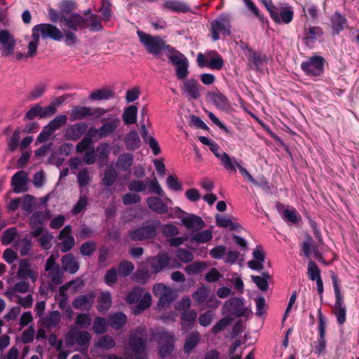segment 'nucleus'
<instances>
[{
    "instance_id": "nucleus-30",
    "label": "nucleus",
    "mask_w": 359,
    "mask_h": 359,
    "mask_svg": "<svg viewBox=\"0 0 359 359\" xmlns=\"http://www.w3.org/2000/svg\"><path fill=\"white\" fill-rule=\"evenodd\" d=\"M330 21L332 32L335 34H339L343 29H344L348 26L346 18L341 13H339L338 11H336L331 16Z\"/></svg>"
},
{
    "instance_id": "nucleus-22",
    "label": "nucleus",
    "mask_w": 359,
    "mask_h": 359,
    "mask_svg": "<svg viewBox=\"0 0 359 359\" xmlns=\"http://www.w3.org/2000/svg\"><path fill=\"white\" fill-rule=\"evenodd\" d=\"M95 300V295L93 293L81 294L76 297L72 302V306L76 309L89 311Z\"/></svg>"
},
{
    "instance_id": "nucleus-17",
    "label": "nucleus",
    "mask_w": 359,
    "mask_h": 359,
    "mask_svg": "<svg viewBox=\"0 0 359 359\" xmlns=\"http://www.w3.org/2000/svg\"><path fill=\"white\" fill-rule=\"evenodd\" d=\"M61 21L67 28L77 31L86 27V20L78 13H72L69 15H62Z\"/></svg>"
},
{
    "instance_id": "nucleus-11",
    "label": "nucleus",
    "mask_w": 359,
    "mask_h": 359,
    "mask_svg": "<svg viewBox=\"0 0 359 359\" xmlns=\"http://www.w3.org/2000/svg\"><path fill=\"white\" fill-rule=\"evenodd\" d=\"M325 59L321 56H313L301 64V69L309 76H320L324 70Z\"/></svg>"
},
{
    "instance_id": "nucleus-32",
    "label": "nucleus",
    "mask_w": 359,
    "mask_h": 359,
    "mask_svg": "<svg viewBox=\"0 0 359 359\" xmlns=\"http://www.w3.org/2000/svg\"><path fill=\"white\" fill-rule=\"evenodd\" d=\"M147 205L152 211L165 214L168 211V207L159 197L150 196L147 198Z\"/></svg>"
},
{
    "instance_id": "nucleus-48",
    "label": "nucleus",
    "mask_w": 359,
    "mask_h": 359,
    "mask_svg": "<svg viewBox=\"0 0 359 359\" xmlns=\"http://www.w3.org/2000/svg\"><path fill=\"white\" fill-rule=\"evenodd\" d=\"M111 304V294L109 292H102L99 299L97 309L100 311H103L109 309Z\"/></svg>"
},
{
    "instance_id": "nucleus-43",
    "label": "nucleus",
    "mask_w": 359,
    "mask_h": 359,
    "mask_svg": "<svg viewBox=\"0 0 359 359\" xmlns=\"http://www.w3.org/2000/svg\"><path fill=\"white\" fill-rule=\"evenodd\" d=\"M323 34V29L320 27H309L304 30V39L307 42H313Z\"/></svg>"
},
{
    "instance_id": "nucleus-24",
    "label": "nucleus",
    "mask_w": 359,
    "mask_h": 359,
    "mask_svg": "<svg viewBox=\"0 0 359 359\" xmlns=\"http://www.w3.org/2000/svg\"><path fill=\"white\" fill-rule=\"evenodd\" d=\"M60 321L61 314L57 311L49 312L40 319L41 325L48 330H51L57 327L60 323Z\"/></svg>"
},
{
    "instance_id": "nucleus-33",
    "label": "nucleus",
    "mask_w": 359,
    "mask_h": 359,
    "mask_svg": "<svg viewBox=\"0 0 359 359\" xmlns=\"http://www.w3.org/2000/svg\"><path fill=\"white\" fill-rule=\"evenodd\" d=\"M198 86L199 83L194 79L187 80L184 83L183 92L189 99H198L200 97Z\"/></svg>"
},
{
    "instance_id": "nucleus-18",
    "label": "nucleus",
    "mask_w": 359,
    "mask_h": 359,
    "mask_svg": "<svg viewBox=\"0 0 359 359\" xmlns=\"http://www.w3.org/2000/svg\"><path fill=\"white\" fill-rule=\"evenodd\" d=\"M58 239L61 241L60 247L62 252H67L74 248L75 240L72 235V227L70 225H67L62 229L60 232Z\"/></svg>"
},
{
    "instance_id": "nucleus-63",
    "label": "nucleus",
    "mask_w": 359,
    "mask_h": 359,
    "mask_svg": "<svg viewBox=\"0 0 359 359\" xmlns=\"http://www.w3.org/2000/svg\"><path fill=\"white\" fill-rule=\"evenodd\" d=\"M140 201L141 197L136 193H126L122 196V202L125 205L137 204Z\"/></svg>"
},
{
    "instance_id": "nucleus-46",
    "label": "nucleus",
    "mask_w": 359,
    "mask_h": 359,
    "mask_svg": "<svg viewBox=\"0 0 359 359\" xmlns=\"http://www.w3.org/2000/svg\"><path fill=\"white\" fill-rule=\"evenodd\" d=\"M151 303V296L150 293L145 292L142 297L138 302V304L134 309V313L135 315L140 314L142 311L149 308Z\"/></svg>"
},
{
    "instance_id": "nucleus-31",
    "label": "nucleus",
    "mask_w": 359,
    "mask_h": 359,
    "mask_svg": "<svg viewBox=\"0 0 359 359\" xmlns=\"http://www.w3.org/2000/svg\"><path fill=\"white\" fill-rule=\"evenodd\" d=\"M201 339V336L198 331H194L189 333L184 341V344L183 346V350L185 353L189 354L197 346L200 340Z\"/></svg>"
},
{
    "instance_id": "nucleus-4",
    "label": "nucleus",
    "mask_w": 359,
    "mask_h": 359,
    "mask_svg": "<svg viewBox=\"0 0 359 359\" xmlns=\"http://www.w3.org/2000/svg\"><path fill=\"white\" fill-rule=\"evenodd\" d=\"M231 16L228 13H222L210 22V35L212 41L219 39V34L224 36L231 34Z\"/></svg>"
},
{
    "instance_id": "nucleus-20",
    "label": "nucleus",
    "mask_w": 359,
    "mask_h": 359,
    "mask_svg": "<svg viewBox=\"0 0 359 359\" xmlns=\"http://www.w3.org/2000/svg\"><path fill=\"white\" fill-rule=\"evenodd\" d=\"M11 186L15 193L27 191L28 189V173L24 170L17 172L12 177Z\"/></svg>"
},
{
    "instance_id": "nucleus-44",
    "label": "nucleus",
    "mask_w": 359,
    "mask_h": 359,
    "mask_svg": "<svg viewBox=\"0 0 359 359\" xmlns=\"http://www.w3.org/2000/svg\"><path fill=\"white\" fill-rule=\"evenodd\" d=\"M118 177L117 172L111 166H108L104 170L102 182L105 186L110 187L114 184Z\"/></svg>"
},
{
    "instance_id": "nucleus-58",
    "label": "nucleus",
    "mask_w": 359,
    "mask_h": 359,
    "mask_svg": "<svg viewBox=\"0 0 359 359\" xmlns=\"http://www.w3.org/2000/svg\"><path fill=\"white\" fill-rule=\"evenodd\" d=\"M32 39L28 43V51L27 53V56H29L30 57H33L36 55V50L39 42V38L36 34L32 32Z\"/></svg>"
},
{
    "instance_id": "nucleus-45",
    "label": "nucleus",
    "mask_w": 359,
    "mask_h": 359,
    "mask_svg": "<svg viewBox=\"0 0 359 359\" xmlns=\"http://www.w3.org/2000/svg\"><path fill=\"white\" fill-rule=\"evenodd\" d=\"M137 107L131 105L126 109L123 114V120L127 125L135 123L137 121Z\"/></svg>"
},
{
    "instance_id": "nucleus-41",
    "label": "nucleus",
    "mask_w": 359,
    "mask_h": 359,
    "mask_svg": "<svg viewBox=\"0 0 359 359\" xmlns=\"http://www.w3.org/2000/svg\"><path fill=\"white\" fill-rule=\"evenodd\" d=\"M114 97V92L108 88H101L92 92L90 98L93 100H109Z\"/></svg>"
},
{
    "instance_id": "nucleus-62",
    "label": "nucleus",
    "mask_w": 359,
    "mask_h": 359,
    "mask_svg": "<svg viewBox=\"0 0 359 359\" xmlns=\"http://www.w3.org/2000/svg\"><path fill=\"white\" fill-rule=\"evenodd\" d=\"M150 273L147 268H142L136 271L133 275V280L140 283H145L149 278Z\"/></svg>"
},
{
    "instance_id": "nucleus-19",
    "label": "nucleus",
    "mask_w": 359,
    "mask_h": 359,
    "mask_svg": "<svg viewBox=\"0 0 359 359\" xmlns=\"http://www.w3.org/2000/svg\"><path fill=\"white\" fill-rule=\"evenodd\" d=\"M301 247L305 257L309 258L313 253L314 257L318 262L325 263L323 257L318 250V247L316 245H314V242L311 236L306 235L305 240L301 245Z\"/></svg>"
},
{
    "instance_id": "nucleus-34",
    "label": "nucleus",
    "mask_w": 359,
    "mask_h": 359,
    "mask_svg": "<svg viewBox=\"0 0 359 359\" xmlns=\"http://www.w3.org/2000/svg\"><path fill=\"white\" fill-rule=\"evenodd\" d=\"M209 294L210 290L207 287L202 286L201 287H198L192 294V298L194 301L195 305H201L203 306V304H205Z\"/></svg>"
},
{
    "instance_id": "nucleus-13",
    "label": "nucleus",
    "mask_w": 359,
    "mask_h": 359,
    "mask_svg": "<svg viewBox=\"0 0 359 359\" xmlns=\"http://www.w3.org/2000/svg\"><path fill=\"white\" fill-rule=\"evenodd\" d=\"M170 257L165 253H160L157 256L153 257L151 261V268L152 273H157L165 267L178 268L181 264L176 260H173L172 263Z\"/></svg>"
},
{
    "instance_id": "nucleus-1",
    "label": "nucleus",
    "mask_w": 359,
    "mask_h": 359,
    "mask_svg": "<svg viewBox=\"0 0 359 359\" xmlns=\"http://www.w3.org/2000/svg\"><path fill=\"white\" fill-rule=\"evenodd\" d=\"M137 34L149 53L158 57L161 53L164 51L170 62L176 67V76L179 79L183 80L188 76L189 62L182 53L167 45L159 36H154L140 30H138Z\"/></svg>"
},
{
    "instance_id": "nucleus-3",
    "label": "nucleus",
    "mask_w": 359,
    "mask_h": 359,
    "mask_svg": "<svg viewBox=\"0 0 359 359\" xmlns=\"http://www.w3.org/2000/svg\"><path fill=\"white\" fill-rule=\"evenodd\" d=\"M103 122L99 128L90 127L88 130V135L92 137H97L99 140L111 136L120 125V119L114 115H109L107 118L101 120Z\"/></svg>"
},
{
    "instance_id": "nucleus-29",
    "label": "nucleus",
    "mask_w": 359,
    "mask_h": 359,
    "mask_svg": "<svg viewBox=\"0 0 359 359\" xmlns=\"http://www.w3.org/2000/svg\"><path fill=\"white\" fill-rule=\"evenodd\" d=\"M61 262L63 269L71 274L76 273L79 269V262L72 253L63 256Z\"/></svg>"
},
{
    "instance_id": "nucleus-9",
    "label": "nucleus",
    "mask_w": 359,
    "mask_h": 359,
    "mask_svg": "<svg viewBox=\"0 0 359 359\" xmlns=\"http://www.w3.org/2000/svg\"><path fill=\"white\" fill-rule=\"evenodd\" d=\"M268 11L272 20L278 24H289L293 19L294 12L289 6H269Z\"/></svg>"
},
{
    "instance_id": "nucleus-64",
    "label": "nucleus",
    "mask_w": 359,
    "mask_h": 359,
    "mask_svg": "<svg viewBox=\"0 0 359 359\" xmlns=\"http://www.w3.org/2000/svg\"><path fill=\"white\" fill-rule=\"evenodd\" d=\"M97 156L99 160L103 161L104 163L107 161L109 155V144L102 143L97 147Z\"/></svg>"
},
{
    "instance_id": "nucleus-39",
    "label": "nucleus",
    "mask_w": 359,
    "mask_h": 359,
    "mask_svg": "<svg viewBox=\"0 0 359 359\" xmlns=\"http://www.w3.org/2000/svg\"><path fill=\"white\" fill-rule=\"evenodd\" d=\"M232 165L233 166V168H230L229 170H227L228 171H236V168H237L241 175L247 179V180L251 183H252L255 185H261L252 176V175L244 168L241 165V164L236 159L235 157H233V161H232Z\"/></svg>"
},
{
    "instance_id": "nucleus-6",
    "label": "nucleus",
    "mask_w": 359,
    "mask_h": 359,
    "mask_svg": "<svg viewBox=\"0 0 359 359\" xmlns=\"http://www.w3.org/2000/svg\"><path fill=\"white\" fill-rule=\"evenodd\" d=\"M161 223L158 220H147L140 228L130 232L131 240L141 241L154 238L156 236L157 229Z\"/></svg>"
},
{
    "instance_id": "nucleus-57",
    "label": "nucleus",
    "mask_w": 359,
    "mask_h": 359,
    "mask_svg": "<svg viewBox=\"0 0 359 359\" xmlns=\"http://www.w3.org/2000/svg\"><path fill=\"white\" fill-rule=\"evenodd\" d=\"M115 345L116 343L114 339L109 335L102 337L97 342V347L105 350H109L114 348Z\"/></svg>"
},
{
    "instance_id": "nucleus-61",
    "label": "nucleus",
    "mask_w": 359,
    "mask_h": 359,
    "mask_svg": "<svg viewBox=\"0 0 359 359\" xmlns=\"http://www.w3.org/2000/svg\"><path fill=\"white\" fill-rule=\"evenodd\" d=\"M107 322L105 318L96 317L93 322V330L96 334H102L107 330Z\"/></svg>"
},
{
    "instance_id": "nucleus-15",
    "label": "nucleus",
    "mask_w": 359,
    "mask_h": 359,
    "mask_svg": "<svg viewBox=\"0 0 359 359\" xmlns=\"http://www.w3.org/2000/svg\"><path fill=\"white\" fill-rule=\"evenodd\" d=\"M45 270L48 271V277L53 285H60L63 281V270L55 262L52 256L46 261Z\"/></svg>"
},
{
    "instance_id": "nucleus-12",
    "label": "nucleus",
    "mask_w": 359,
    "mask_h": 359,
    "mask_svg": "<svg viewBox=\"0 0 359 359\" xmlns=\"http://www.w3.org/2000/svg\"><path fill=\"white\" fill-rule=\"evenodd\" d=\"M153 292L154 296L159 299L157 304L158 308L169 306L175 299L173 290L161 283H157L154 285Z\"/></svg>"
},
{
    "instance_id": "nucleus-37",
    "label": "nucleus",
    "mask_w": 359,
    "mask_h": 359,
    "mask_svg": "<svg viewBox=\"0 0 359 359\" xmlns=\"http://www.w3.org/2000/svg\"><path fill=\"white\" fill-rule=\"evenodd\" d=\"M133 162V155L130 153H125L120 155L116 161L118 169L123 171L129 170Z\"/></svg>"
},
{
    "instance_id": "nucleus-26",
    "label": "nucleus",
    "mask_w": 359,
    "mask_h": 359,
    "mask_svg": "<svg viewBox=\"0 0 359 359\" xmlns=\"http://www.w3.org/2000/svg\"><path fill=\"white\" fill-rule=\"evenodd\" d=\"M209 148L215 156L220 160L221 163L226 170L233 168L232 165L233 157L231 158L226 152L219 151V145L217 143L214 142Z\"/></svg>"
},
{
    "instance_id": "nucleus-42",
    "label": "nucleus",
    "mask_w": 359,
    "mask_h": 359,
    "mask_svg": "<svg viewBox=\"0 0 359 359\" xmlns=\"http://www.w3.org/2000/svg\"><path fill=\"white\" fill-rule=\"evenodd\" d=\"M271 278L268 272H263L261 276H251L252 281L262 291H266L269 287L268 280Z\"/></svg>"
},
{
    "instance_id": "nucleus-23",
    "label": "nucleus",
    "mask_w": 359,
    "mask_h": 359,
    "mask_svg": "<svg viewBox=\"0 0 359 359\" xmlns=\"http://www.w3.org/2000/svg\"><path fill=\"white\" fill-rule=\"evenodd\" d=\"M17 276L20 279L30 278L32 282L36 280V274L32 269L31 262L27 259H22L19 262Z\"/></svg>"
},
{
    "instance_id": "nucleus-8",
    "label": "nucleus",
    "mask_w": 359,
    "mask_h": 359,
    "mask_svg": "<svg viewBox=\"0 0 359 359\" xmlns=\"http://www.w3.org/2000/svg\"><path fill=\"white\" fill-rule=\"evenodd\" d=\"M106 112V109L100 107L92 108L76 105L74 106L71 110L69 119L71 121H75L84 119L88 116H93L94 118H98L104 115Z\"/></svg>"
},
{
    "instance_id": "nucleus-14",
    "label": "nucleus",
    "mask_w": 359,
    "mask_h": 359,
    "mask_svg": "<svg viewBox=\"0 0 359 359\" xmlns=\"http://www.w3.org/2000/svg\"><path fill=\"white\" fill-rule=\"evenodd\" d=\"M16 43V39L8 30H0V50L3 56L13 55Z\"/></svg>"
},
{
    "instance_id": "nucleus-50",
    "label": "nucleus",
    "mask_w": 359,
    "mask_h": 359,
    "mask_svg": "<svg viewBox=\"0 0 359 359\" xmlns=\"http://www.w3.org/2000/svg\"><path fill=\"white\" fill-rule=\"evenodd\" d=\"M212 238V232L210 230H204L198 232L193 235L191 238L192 241H195L199 243H205Z\"/></svg>"
},
{
    "instance_id": "nucleus-47",
    "label": "nucleus",
    "mask_w": 359,
    "mask_h": 359,
    "mask_svg": "<svg viewBox=\"0 0 359 359\" xmlns=\"http://www.w3.org/2000/svg\"><path fill=\"white\" fill-rule=\"evenodd\" d=\"M67 116L66 115H59L50 121L46 126L53 133L54 131L65 126L67 123Z\"/></svg>"
},
{
    "instance_id": "nucleus-10",
    "label": "nucleus",
    "mask_w": 359,
    "mask_h": 359,
    "mask_svg": "<svg viewBox=\"0 0 359 359\" xmlns=\"http://www.w3.org/2000/svg\"><path fill=\"white\" fill-rule=\"evenodd\" d=\"M32 32L36 34L39 38L43 39H50L54 41H60L64 38L63 33L59 28L48 23H41L33 27Z\"/></svg>"
},
{
    "instance_id": "nucleus-16",
    "label": "nucleus",
    "mask_w": 359,
    "mask_h": 359,
    "mask_svg": "<svg viewBox=\"0 0 359 359\" xmlns=\"http://www.w3.org/2000/svg\"><path fill=\"white\" fill-rule=\"evenodd\" d=\"M224 313H229L237 317L244 316L247 312L242 299L233 297L224 302Z\"/></svg>"
},
{
    "instance_id": "nucleus-51",
    "label": "nucleus",
    "mask_w": 359,
    "mask_h": 359,
    "mask_svg": "<svg viewBox=\"0 0 359 359\" xmlns=\"http://www.w3.org/2000/svg\"><path fill=\"white\" fill-rule=\"evenodd\" d=\"M90 180V175L86 168L81 169L77 174V182L80 189L88 186Z\"/></svg>"
},
{
    "instance_id": "nucleus-40",
    "label": "nucleus",
    "mask_w": 359,
    "mask_h": 359,
    "mask_svg": "<svg viewBox=\"0 0 359 359\" xmlns=\"http://www.w3.org/2000/svg\"><path fill=\"white\" fill-rule=\"evenodd\" d=\"M126 320L127 317L124 313H116L109 316V325L114 329H120L126 324Z\"/></svg>"
},
{
    "instance_id": "nucleus-25",
    "label": "nucleus",
    "mask_w": 359,
    "mask_h": 359,
    "mask_svg": "<svg viewBox=\"0 0 359 359\" xmlns=\"http://www.w3.org/2000/svg\"><path fill=\"white\" fill-rule=\"evenodd\" d=\"M181 222L187 229L192 231H199L205 226V222L202 218L194 214L182 217Z\"/></svg>"
},
{
    "instance_id": "nucleus-36",
    "label": "nucleus",
    "mask_w": 359,
    "mask_h": 359,
    "mask_svg": "<svg viewBox=\"0 0 359 359\" xmlns=\"http://www.w3.org/2000/svg\"><path fill=\"white\" fill-rule=\"evenodd\" d=\"M141 140L137 131L129 132L125 138V144L128 149L134 150L140 147Z\"/></svg>"
},
{
    "instance_id": "nucleus-5",
    "label": "nucleus",
    "mask_w": 359,
    "mask_h": 359,
    "mask_svg": "<svg viewBox=\"0 0 359 359\" xmlns=\"http://www.w3.org/2000/svg\"><path fill=\"white\" fill-rule=\"evenodd\" d=\"M150 341H156L159 344H165L159 347V355L161 358L168 356L174 348V342L176 340L175 336L170 332L158 330L151 333Z\"/></svg>"
},
{
    "instance_id": "nucleus-2",
    "label": "nucleus",
    "mask_w": 359,
    "mask_h": 359,
    "mask_svg": "<svg viewBox=\"0 0 359 359\" xmlns=\"http://www.w3.org/2000/svg\"><path fill=\"white\" fill-rule=\"evenodd\" d=\"M147 341V331L144 327H138L131 334L129 345L134 355V359L146 358Z\"/></svg>"
},
{
    "instance_id": "nucleus-7",
    "label": "nucleus",
    "mask_w": 359,
    "mask_h": 359,
    "mask_svg": "<svg viewBox=\"0 0 359 359\" xmlns=\"http://www.w3.org/2000/svg\"><path fill=\"white\" fill-rule=\"evenodd\" d=\"M331 279L335 295L334 313L337 318L338 323L339 325H342L346 320V308L344 304V298L340 291L337 276L334 273H332Z\"/></svg>"
},
{
    "instance_id": "nucleus-38",
    "label": "nucleus",
    "mask_w": 359,
    "mask_h": 359,
    "mask_svg": "<svg viewBox=\"0 0 359 359\" xmlns=\"http://www.w3.org/2000/svg\"><path fill=\"white\" fill-rule=\"evenodd\" d=\"M14 245L20 254L21 256L24 257L27 255L32 247V241L29 238H24L16 241Z\"/></svg>"
},
{
    "instance_id": "nucleus-56",
    "label": "nucleus",
    "mask_w": 359,
    "mask_h": 359,
    "mask_svg": "<svg viewBox=\"0 0 359 359\" xmlns=\"http://www.w3.org/2000/svg\"><path fill=\"white\" fill-rule=\"evenodd\" d=\"M146 184L149 193L155 194L159 196H163L165 194L156 178L147 181Z\"/></svg>"
},
{
    "instance_id": "nucleus-59",
    "label": "nucleus",
    "mask_w": 359,
    "mask_h": 359,
    "mask_svg": "<svg viewBox=\"0 0 359 359\" xmlns=\"http://www.w3.org/2000/svg\"><path fill=\"white\" fill-rule=\"evenodd\" d=\"M134 269L135 266L131 262L125 260L118 266V274L120 276L126 277L133 271Z\"/></svg>"
},
{
    "instance_id": "nucleus-21",
    "label": "nucleus",
    "mask_w": 359,
    "mask_h": 359,
    "mask_svg": "<svg viewBox=\"0 0 359 359\" xmlns=\"http://www.w3.org/2000/svg\"><path fill=\"white\" fill-rule=\"evenodd\" d=\"M88 125L84 122L74 123L65 130V137L69 140L76 141L86 133Z\"/></svg>"
},
{
    "instance_id": "nucleus-54",
    "label": "nucleus",
    "mask_w": 359,
    "mask_h": 359,
    "mask_svg": "<svg viewBox=\"0 0 359 359\" xmlns=\"http://www.w3.org/2000/svg\"><path fill=\"white\" fill-rule=\"evenodd\" d=\"M86 20V27H88L91 31L98 32L102 30V26L101 21L96 15H91Z\"/></svg>"
},
{
    "instance_id": "nucleus-52",
    "label": "nucleus",
    "mask_w": 359,
    "mask_h": 359,
    "mask_svg": "<svg viewBox=\"0 0 359 359\" xmlns=\"http://www.w3.org/2000/svg\"><path fill=\"white\" fill-rule=\"evenodd\" d=\"M17 233H18V231L15 227H11V228L6 229L4 232V233L1 238V241L2 245H8L10 243H11L14 241V239L17 235Z\"/></svg>"
},
{
    "instance_id": "nucleus-60",
    "label": "nucleus",
    "mask_w": 359,
    "mask_h": 359,
    "mask_svg": "<svg viewBox=\"0 0 359 359\" xmlns=\"http://www.w3.org/2000/svg\"><path fill=\"white\" fill-rule=\"evenodd\" d=\"M92 322L91 316L89 313H80L76 318L75 323L81 328H88Z\"/></svg>"
},
{
    "instance_id": "nucleus-27",
    "label": "nucleus",
    "mask_w": 359,
    "mask_h": 359,
    "mask_svg": "<svg viewBox=\"0 0 359 359\" xmlns=\"http://www.w3.org/2000/svg\"><path fill=\"white\" fill-rule=\"evenodd\" d=\"M163 9L175 13H188L191 11L189 6L184 1L167 0L162 5Z\"/></svg>"
},
{
    "instance_id": "nucleus-55",
    "label": "nucleus",
    "mask_w": 359,
    "mask_h": 359,
    "mask_svg": "<svg viewBox=\"0 0 359 359\" xmlns=\"http://www.w3.org/2000/svg\"><path fill=\"white\" fill-rule=\"evenodd\" d=\"M128 188L133 192H143L147 189V184L142 180H130L128 184Z\"/></svg>"
},
{
    "instance_id": "nucleus-35",
    "label": "nucleus",
    "mask_w": 359,
    "mask_h": 359,
    "mask_svg": "<svg viewBox=\"0 0 359 359\" xmlns=\"http://www.w3.org/2000/svg\"><path fill=\"white\" fill-rule=\"evenodd\" d=\"M197 317V312L194 310H188L182 312L181 315V325L182 329L186 327L191 328L193 327Z\"/></svg>"
},
{
    "instance_id": "nucleus-49",
    "label": "nucleus",
    "mask_w": 359,
    "mask_h": 359,
    "mask_svg": "<svg viewBox=\"0 0 359 359\" xmlns=\"http://www.w3.org/2000/svg\"><path fill=\"white\" fill-rule=\"evenodd\" d=\"M216 224L219 227L230 228L232 230H236L239 227V225L233 222L231 219L225 216H216Z\"/></svg>"
},
{
    "instance_id": "nucleus-53",
    "label": "nucleus",
    "mask_w": 359,
    "mask_h": 359,
    "mask_svg": "<svg viewBox=\"0 0 359 359\" xmlns=\"http://www.w3.org/2000/svg\"><path fill=\"white\" fill-rule=\"evenodd\" d=\"M97 245L94 241L85 242L80 247V253L83 256L90 257L96 250Z\"/></svg>"
},
{
    "instance_id": "nucleus-28",
    "label": "nucleus",
    "mask_w": 359,
    "mask_h": 359,
    "mask_svg": "<svg viewBox=\"0 0 359 359\" xmlns=\"http://www.w3.org/2000/svg\"><path fill=\"white\" fill-rule=\"evenodd\" d=\"M208 97L218 109L226 111L230 107V102L227 97L219 91H212L208 93Z\"/></svg>"
}]
</instances>
